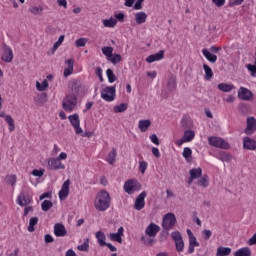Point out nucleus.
Masks as SVG:
<instances>
[{
    "instance_id": "nucleus-1",
    "label": "nucleus",
    "mask_w": 256,
    "mask_h": 256,
    "mask_svg": "<svg viewBox=\"0 0 256 256\" xmlns=\"http://www.w3.org/2000/svg\"><path fill=\"white\" fill-rule=\"evenodd\" d=\"M79 91H81V82L78 79L71 80L68 94L62 102L64 111H73L77 107Z\"/></svg>"
},
{
    "instance_id": "nucleus-2",
    "label": "nucleus",
    "mask_w": 256,
    "mask_h": 256,
    "mask_svg": "<svg viewBox=\"0 0 256 256\" xmlns=\"http://www.w3.org/2000/svg\"><path fill=\"white\" fill-rule=\"evenodd\" d=\"M94 207L97 211L101 212L107 211L111 207V195H109L107 190H102L97 194Z\"/></svg>"
},
{
    "instance_id": "nucleus-3",
    "label": "nucleus",
    "mask_w": 256,
    "mask_h": 256,
    "mask_svg": "<svg viewBox=\"0 0 256 256\" xmlns=\"http://www.w3.org/2000/svg\"><path fill=\"white\" fill-rule=\"evenodd\" d=\"M68 120L75 130L76 135H81V137H92L93 132L85 131L81 128V120L79 119V114L75 113L68 116Z\"/></svg>"
},
{
    "instance_id": "nucleus-4",
    "label": "nucleus",
    "mask_w": 256,
    "mask_h": 256,
    "mask_svg": "<svg viewBox=\"0 0 256 256\" xmlns=\"http://www.w3.org/2000/svg\"><path fill=\"white\" fill-rule=\"evenodd\" d=\"M115 97H117V89L116 86H106L101 90V98L107 103H111V101H115Z\"/></svg>"
},
{
    "instance_id": "nucleus-5",
    "label": "nucleus",
    "mask_w": 256,
    "mask_h": 256,
    "mask_svg": "<svg viewBox=\"0 0 256 256\" xmlns=\"http://www.w3.org/2000/svg\"><path fill=\"white\" fill-rule=\"evenodd\" d=\"M175 223H177V217H175V214L170 212L164 215L162 227L165 231H170L173 229Z\"/></svg>"
},
{
    "instance_id": "nucleus-6",
    "label": "nucleus",
    "mask_w": 256,
    "mask_h": 256,
    "mask_svg": "<svg viewBox=\"0 0 256 256\" xmlns=\"http://www.w3.org/2000/svg\"><path fill=\"white\" fill-rule=\"evenodd\" d=\"M124 190L128 193V195H133L135 191L141 190V184L135 179L127 180L124 183Z\"/></svg>"
},
{
    "instance_id": "nucleus-7",
    "label": "nucleus",
    "mask_w": 256,
    "mask_h": 256,
    "mask_svg": "<svg viewBox=\"0 0 256 256\" xmlns=\"http://www.w3.org/2000/svg\"><path fill=\"white\" fill-rule=\"evenodd\" d=\"M208 143L212 147H217L218 149H229L230 147L229 143L220 137H210L208 138Z\"/></svg>"
},
{
    "instance_id": "nucleus-8",
    "label": "nucleus",
    "mask_w": 256,
    "mask_h": 256,
    "mask_svg": "<svg viewBox=\"0 0 256 256\" xmlns=\"http://www.w3.org/2000/svg\"><path fill=\"white\" fill-rule=\"evenodd\" d=\"M171 237L173 241H175L176 251H178V253H182L183 249H185V242H183V236H181V232L174 231L171 233Z\"/></svg>"
},
{
    "instance_id": "nucleus-9",
    "label": "nucleus",
    "mask_w": 256,
    "mask_h": 256,
    "mask_svg": "<svg viewBox=\"0 0 256 256\" xmlns=\"http://www.w3.org/2000/svg\"><path fill=\"white\" fill-rule=\"evenodd\" d=\"M69 185H71V180L67 179L58 193L60 201H65L69 197Z\"/></svg>"
},
{
    "instance_id": "nucleus-10",
    "label": "nucleus",
    "mask_w": 256,
    "mask_h": 256,
    "mask_svg": "<svg viewBox=\"0 0 256 256\" xmlns=\"http://www.w3.org/2000/svg\"><path fill=\"white\" fill-rule=\"evenodd\" d=\"M145 197H147V192L145 191L137 196L134 204V209H136V211H141V209L145 207Z\"/></svg>"
},
{
    "instance_id": "nucleus-11",
    "label": "nucleus",
    "mask_w": 256,
    "mask_h": 256,
    "mask_svg": "<svg viewBox=\"0 0 256 256\" xmlns=\"http://www.w3.org/2000/svg\"><path fill=\"white\" fill-rule=\"evenodd\" d=\"M161 231V227L155 223H150L145 230V235L148 237H157V233Z\"/></svg>"
},
{
    "instance_id": "nucleus-12",
    "label": "nucleus",
    "mask_w": 256,
    "mask_h": 256,
    "mask_svg": "<svg viewBox=\"0 0 256 256\" xmlns=\"http://www.w3.org/2000/svg\"><path fill=\"white\" fill-rule=\"evenodd\" d=\"M238 97L242 101H250V99H253V92L245 87H240L238 90Z\"/></svg>"
},
{
    "instance_id": "nucleus-13",
    "label": "nucleus",
    "mask_w": 256,
    "mask_h": 256,
    "mask_svg": "<svg viewBox=\"0 0 256 256\" xmlns=\"http://www.w3.org/2000/svg\"><path fill=\"white\" fill-rule=\"evenodd\" d=\"M2 49L4 51L2 61L5 63H11V61H13V50H11V47H9L7 44H3Z\"/></svg>"
},
{
    "instance_id": "nucleus-14",
    "label": "nucleus",
    "mask_w": 256,
    "mask_h": 256,
    "mask_svg": "<svg viewBox=\"0 0 256 256\" xmlns=\"http://www.w3.org/2000/svg\"><path fill=\"white\" fill-rule=\"evenodd\" d=\"M48 169L58 171V169H65V165L59 159L52 158L48 161Z\"/></svg>"
},
{
    "instance_id": "nucleus-15",
    "label": "nucleus",
    "mask_w": 256,
    "mask_h": 256,
    "mask_svg": "<svg viewBox=\"0 0 256 256\" xmlns=\"http://www.w3.org/2000/svg\"><path fill=\"white\" fill-rule=\"evenodd\" d=\"M256 130V119L255 117L247 118V126L244 130L246 135H253V132Z\"/></svg>"
},
{
    "instance_id": "nucleus-16",
    "label": "nucleus",
    "mask_w": 256,
    "mask_h": 256,
    "mask_svg": "<svg viewBox=\"0 0 256 256\" xmlns=\"http://www.w3.org/2000/svg\"><path fill=\"white\" fill-rule=\"evenodd\" d=\"M243 147L248 151H256V141L246 136L243 138Z\"/></svg>"
},
{
    "instance_id": "nucleus-17",
    "label": "nucleus",
    "mask_w": 256,
    "mask_h": 256,
    "mask_svg": "<svg viewBox=\"0 0 256 256\" xmlns=\"http://www.w3.org/2000/svg\"><path fill=\"white\" fill-rule=\"evenodd\" d=\"M54 235L56 237H65V235H67V229L65 228V225L56 223L54 225Z\"/></svg>"
},
{
    "instance_id": "nucleus-18",
    "label": "nucleus",
    "mask_w": 256,
    "mask_h": 256,
    "mask_svg": "<svg viewBox=\"0 0 256 256\" xmlns=\"http://www.w3.org/2000/svg\"><path fill=\"white\" fill-rule=\"evenodd\" d=\"M165 57V50H160L158 53L151 54L146 58L147 63H155V61H161Z\"/></svg>"
},
{
    "instance_id": "nucleus-19",
    "label": "nucleus",
    "mask_w": 256,
    "mask_h": 256,
    "mask_svg": "<svg viewBox=\"0 0 256 256\" xmlns=\"http://www.w3.org/2000/svg\"><path fill=\"white\" fill-rule=\"evenodd\" d=\"M125 229L123 228V226H121L119 229H118V232L117 233H111L110 234V239L111 241H116V243H123V233H124Z\"/></svg>"
},
{
    "instance_id": "nucleus-20",
    "label": "nucleus",
    "mask_w": 256,
    "mask_h": 256,
    "mask_svg": "<svg viewBox=\"0 0 256 256\" xmlns=\"http://www.w3.org/2000/svg\"><path fill=\"white\" fill-rule=\"evenodd\" d=\"M47 99H48L47 92H43L34 97V103L36 105H39L40 107H43L47 102Z\"/></svg>"
},
{
    "instance_id": "nucleus-21",
    "label": "nucleus",
    "mask_w": 256,
    "mask_h": 256,
    "mask_svg": "<svg viewBox=\"0 0 256 256\" xmlns=\"http://www.w3.org/2000/svg\"><path fill=\"white\" fill-rule=\"evenodd\" d=\"M17 201L20 207H27V205L31 203V199L29 198V196L25 195V192L20 193V195L17 198Z\"/></svg>"
},
{
    "instance_id": "nucleus-22",
    "label": "nucleus",
    "mask_w": 256,
    "mask_h": 256,
    "mask_svg": "<svg viewBox=\"0 0 256 256\" xmlns=\"http://www.w3.org/2000/svg\"><path fill=\"white\" fill-rule=\"evenodd\" d=\"M202 55L209 61V63H217V55L213 54L208 49H203Z\"/></svg>"
},
{
    "instance_id": "nucleus-23",
    "label": "nucleus",
    "mask_w": 256,
    "mask_h": 256,
    "mask_svg": "<svg viewBox=\"0 0 256 256\" xmlns=\"http://www.w3.org/2000/svg\"><path fill=\"white\" fill-rule=\"evenodd\" d=\"M140 241L146 247H153V245H155L156 243L155 237H151V236H141Z\"/></svg>"
},
{
    "instance_id": "nucleus-24",
    "label": "nucleus",
    "mask_w": 256,
    "mask_h": 256,
    "mask_svg": "<svg viewBox=\"0 0 256 256\" xmlns=\"http://www.w3.org/2000/svg\"><path fill=\"white\" fill-rule=\"evenodd\" d=\"M95 237L100 247H105V245H107V242H106L107 237L105 236V233L103 231L96 232Z\"/></svg>"
},
{
    "instance_id": "nucleus-25",
    "label": "nucleus",
    "mask_w": 256,
    "mask_h": 256,
    "mask_svg": "<svg viewBox=\"0 0 256 256\" xmlns=\"http://www.w3.org/2000/svg\"><path fill=\"white\" fill-rule=\"evenodd\" d=\"M66 63L68 64V67L64 69V77H69V75H72V73H73V67L75 65V60H73V59L66 60Z\"/></svg>"
},
{
    "instance_id": "nucleus-26",
    "label": "nucleus",
    "mask_w": 256,
    "mask_h": 256,
    "mask_svg": "<svg viewBox=\"0 0 256 256\" xmlns=\"http://www.w3.org/2000/svg\"><path fill=\"white\" fill-rule=\"evenodd\" d=\"M195 247H199V242L197 241V238L195 236H192V238H189L188 253H195Z\"/></svg>"
},
{
    "instance_id": "nucleus-27",
    "label": "nucleus",
    "mask_w": 256,
    "mask_h": 256,
    "mask_svg": "<svg viewBox=\"0 0 256 256\" xmlns=\"http://www.w3.org/2000/svg\"><path fill=\"white\" fill-rule=\"evenodd\" d=\"M135 21L137 25H143L147 21V14L145 12H137L135 14Z\"/></svg>"
},
{
    "instance_id": "nucleus-28",
    "label": "nucleus",
    "mask_w": 256,
    "mask_h": 256,
    "mask_svg": "<svg viewBox=\"0 0 256 256\" xmlns=\"http://www.w3.org/2000/svg\"><path fill=\"white\" fill-rule=\"evenodd\" d=\"M149 127H151V120L147 119V120L139 121L138 129H140V131H142V133H145V131H147V129H149Z\"/></svg>"
},
{
    "instance_id": "nucleus-29",
    "label": "nucleus",
    "mask_w": 256,
    "mask_h": 256,
    "mask_svg": "<svg viewBox=\"0 0 256 256\" xmlns=\"http://www.w3.org/2000/svg\"><path fill=\"white\" fill-rule=\"evenodd\" d=\"M234 256H251V248L243 247L234 252Z\"/></svg>"
},
{
    "instance_id": "nucleus-30",
    "label": "nucleus",
    "mask_w": 256,
    "mask_h": 256,
    "mask_svg": "<svg viewBox=\"0 0 256 256\" xmlns=\"http://www.w3.org/2000/svg\"><path fill=\"white\" fill-rule=\"evenodd\" d=\"M227 255H231L230 247L219 246L217 248L216 256H227Z\"/></svg>"
},
{
    "instance_id": "nucleus-31",
    "label": "nucleus",
    "mask_w": 256,
    "mask_h": 256,
    "mask_svg": "<svg viewBox=\"0 0 256 256\" xmlns=\"http://www.w3.org/2000/svg\"><path fill=\"white\" fill-rule=\"evenodd\" d=\"M116 159H117V149L113 148L112 151L108 153L106 160L110 165H114Z\"/></svg>"
},
{
    "instance_id": "nucleus-32",
    "label": "nucleus",
    "mask_w": 256,
    "mask_h": 256,
    "mask_svg": "<svg viewBox=\"0 0 256 256\" xmlns=\"http://www.w3.org/2000/svg\"><path fill=\"white\" fill-rule=\"evenodd\" d=\"M219 91H223V93H231L233 91L234 86L227 83H220L218 84Z\"/></svg>"
},
{
    "instance_id": "nucleus-33",
    "label": "nucleus",
    "mask_w": 256,
    "mask_h": 256,
    "mask_svg": "<svg viewBox=\"0 0 256 256\" xmlns=\"http://www.w3.org/2000/svg\"><path fill=\"white\" fill-rule=\"evenodd\" d=\"M186 140V143H191L193 139H195V131L193 130H186L182 136Z\"/></svg>"
},
{
    "instance_id": "nucleus-34",
    "label": "nucleus",
    "mask_w": 256,
    "mask_h": 256,
    "mask_svg": "<svg viewBox=\"0 0 256 256\" xmlns=\"http://www.w3.org/2000/svg\"><path fill=\"white\" fill-rule=\"evenodd\" d=\"M190 176H192V179H199L201 175H203V169L201 167L194 168L190 170Z\"/></svg>"
},
{
    "instance_id": "nucleus-35",
    "label": "nucleus",
    "mask_w": 256,
    "mask_h": 256,
    "mask_svg": "<svg viewBox=\"0 0 256 256\" xmlns=\"http://www.w3.org/2000/svg\"><path fill=\"white\" fill-rule=\"evenodd\" d=\"M203 69H204L206 81L213 79V69H211L210 66L207 64H203Z\"/></svg>"
},
{
    "instance_id": "nucleus-36",
    "label": "nucleus",
    "mask_w": 256,
    "mask_h": 256,
    "mask_svg": "<svg viewBox=\"0 0 256 256\" xmlns=\"http://www.w3.org/2000/svg\"><path fill=\"white\" fill-rule=\"evenodd\" d=\"M193 155V150L189 147H185L182 153V157L186 159L187 163H191V156Z\"/></svg>"
},
{
    "instance_id": "nucleus-37",
    "label": "nucleus",
    "mask_w": 256,
    "mask_h": 256,
    "mask_svg": "<svg viewBox=\"0 0 256 256\" xmlns=\"http://www.w3.org/2000/svg\"><path fill=\"white\" fill-rule=\"evenodd\" d=\"M49 88V82L47 79H44L42 83H39V81L36 82V89L37 91H45Z\"/></svg>"
},
{
    "instance_id": "nucleus-38",
    "label": "nucleus",
    "mask_w": 256,
    "mask_h": 256,
    "mask_svg": "<svg viewBox=\"0 0 256 256\" xmlns=\"http://www.w3.org/2000/svg\"><path fill=\"white\" fill-rule=\"evenodd\" d=\"M37 223H39V218L37 217L30 218L29 226H28L29 233H33V231H35V225H37Z\"/></svg>"
},
{
    "instance_id": "nucleus-39",
    "label": "nucleus",
    "mask_w": 256,
    "mask_h": 256,
    "mask_svg": "<svg viewBox=\"0 0 256 256\" xmlns=\"http://www.w3.org/2000/svg\"><path fill=\"white\" fill-rule=\"evenodd\" d=\"M104 27L113 28L115 25H117V19L111 17L110 19L103 20Z\"/></svg>"
},
{
    "instance_id": "nucleus-40",
    "label": "nucleus",
    "mask_w": 256,
    "mask_h": 256,
    "mask_svg": "<svg viewBox=\"0 0 256 256\" xmlns=\"http://www.w3.org/2000/svg\"><path fill=\"white\" fill-rule=\"evenodd\" d=\"M52 207H53V202L51 200H44L41 204V209L45 213H47L49 209H52Z\"/></svg>"
},
{
    "instance_id": "nucleus-41",
    "label": "nucleus",
    "mask_w": 256,
    "mask_h": 256,
    "mask_svg": "<svg viewBox=\"0 0 256 256\" xmlns=\"http://www.w3.org/2000/svg\"><path fill=\"white\" fill-rule=\"evenodd\" d=\"M65 41V35H61L52 47V53H55L61 47V44Z\"/></svg>"
},
{
    "instance_id": "nucleus-42",
    "label": "nucleus",
    "mask_w": 256,
    "mask_h": 256,
    "mask_svg": "<svg viewBox=\"0 0 256 256\" xmlns=\"http://www.w3.org/2000/svg\"><path fill=\"white\" fill-rule=\"evenodd\" d=\"M102 53L107 57L109 60L111 57H113V47L111 46H106L102 48Z\"/></svg>"
},
{
    "instance_id": "nucleus-43",
    "label": "nucleus",
    "mask_w": 256,
    "mask_h": 256,
    "mask_svg": "<svg viewBox=\"0 0 256 256\" xmlns=\"http://www.w3.org/2000/svg\"><path fill=\"white\" fill-rule=\"evenodd\" d=\"M78 251H84L85 253H89V238H87L83 244L77 246Z\"/></svg>"
},
{
    "instance_id": "nucleus-44",
    "label": "nucleus",
    "mask_w": 256,
    "mask_h": 256,
    "mask_svg": "<svg viewBox=\"0 0 256 256\" xmlns=\"http://www.w3.org/2000/svg\"><path fill=\"white\" fill-rule=\"evenodd\" d=\"M219 159H220V161H224L226 163H231V159H233V156H231V154H229L227 152H222V153H220Z\"/></svg>"
},
{
    "instance_id": "nucleus-45",
    "label": "nucleus",
    "mask_w": 256,
    "mask_h": 256,
    "mask_svg": "<svg viewBox=\"0 0 256 256\" xmlns=\"http://www.w3.org/2000/svg\"><path fill=\"white\" fill-rule=\"evenodd\" d=\"M127 107H129V105H127V103H122V104L116 105L114 107V113H123V112L127 111Z\"/></svg>"
},
{
    "instance_id": "nucleus-46",
    "label": "nucleus",
    "mask_w": 256,
    "mask_h": 256,
    "mask_svg": "<svg viewBox=\"0 0 256 256\" xmlns=\"http://www.w3.org/2000/svg\"><path fill=\"white\" fill-rule=\"evenodd\" d=\"M167 85L171 91L172 89H175V87L177 86V77L174 75L170 76Z\"/></svg>"
},
{
    "instance_id": "nucleus-47",
    "label": "nucleus",
    "mask_w": 256,
    "mask_h": 256,
    "mask_svg": "<svg viewBox=\"0 0 256 256\" xmlns=\"http://www.w3.org/2000/svg\"><path fill=\"white\" fill-rule=\"evenodd\" d=\"M5 121L9 125V131H15V120L11 117V115L5 116Z\"/></svg>"
},
{
    "instance_id": "nucleus-48",
    "label": "nucleus",
    "mask_w": 256,
    "mask_h": 256,
    "mask_svg": "<svg viewBox=\"0 0 256 256\" xmlns=\"http://www.w3.org/2000/svg\"><path fill=\"white\" fill-rule=\"evenodd\" d=\"M106 75H107L109 83H115V81H117V76H115V73H113L112 69H110V68L107 69Z\"/></svg>"
},
{
    "instance_id": "nucleus-49",
    "label": "nucleus",
    "mask_w": 256,
    "mask_h": 256,
    "mask_svg": "<svg viewBox=\"0 0 256 256\" xmlns=\"http://www.w3.org/2000/svg\"><path fill=\"white\" fill-rule=\"evenodd\" d=\"M199 187H209V176L204 175L199 181H198Z\"/></svg>"
},
{
    "instance_id": "nucleus-50",
    "label": "nucleus",
    "mask_w": 256,
    "mask_h": 256,
    "mask_svg": "<svg viewBox=\"0 0 256 256\" xmlns=\"http://www.w3.org/2000/svg\"><path fill=\"white\" fill-rule=\"evenodd\" d=\"M30 13H32L33 15H41L42 11H43V7L39 6H31L29 8Z\"/></svg>"
},
{
    "instance_id": "nucleus-51",
    "label": "nucleus",
    "mask_w": 256,
    "mask_h": 256,
    "mask_svg": "<svg viewBox=\"0 0 256 256\" xmlns=\"http://www.w3.org/2000/svg\"><path fill=\"white\" fill-rule=\"evenodd\" d=\"M108 61H111L113 65H117V63H121V54H112L111 58L108 59Z\"/></svg>"
},
{
    "instance_id": "nucleus-52",
    "label": "nucleus",
    "mask_w": 256,
    "mask_h": 256,
    "mask_svg": "<svg viewBox=\"0 0 256 256\" xmlns=\"http://www.w3.org/2000/svg\"><path fill=\"white\" fill-rule=\"evenodd\" d=\"M6 181L7 183H10V185H12V187L15 185V183H17V176L16 175H8L6 176Z\"/></svg>"
},
{
    "instance_id": "nucleus-53",
    "label": "nucleus",
    "mask_w": 256,
    "mask_h": 256,
    "mask_svg": "<svg viewBox=\"0 0 256 256\" xmlns=\"http://www.w3.org/2000/svg\"><path fill=\"white\" fill-rule=\"evenodd\" d=\"M87 38H79L75 41V45L77 47H85V45H87Z\"/></svg>"
},
{
    "instance_id": "nucleus-54",
    "label": "nucleus",
    "mask_w": 256,
    "mask_h": 256,
    "mask_svg": "<svg viewBox=\"0 0 256 256\" xmlns=\"http://www.w3.org/2000/svg\"><path fill=\"white\" fill-rule=\"evenodd\" d=\"M248 71H250L252 77H256V65L248 64L247 66Z\"/></svg>"
},
{
    "instance_id": "nucleus-55",
    "label": "nucleus",
    "mask_w": 256,
    "mask_h": 256,
    "mask_svg": "<svg viewBox=\"0 0 256 256\" xmlns=\"http://www.w3.org/2000/svg\"><path fill=\"white\" fill-rule=\"evenodd\" d=\"M245 0H229L228 7H235L236 5H242Z\"/></svg>"
},
{
    "instance_id": "nucleus-56",
    "label": "nucleus",
    "mask_w": 256,
    "mask_h": 256,
    "mask_svg": "<svg viewBox=\"0 0 256 256\" xmlns=\"http://www.w3.org/2000/svg\"><path fill=\"white\" fill-rule=\"evenodd\" d=\"M203 235H204V239L205 241H209V239H211V235H213V232H211V230H203L202 231Z\"/></svg>"
},
{
    "instance_id": "nucleus-57",
    "label": "nucleus",
    "mask_w": 256,
    "mask_h": 256,
    "mask_svg": "<svg viewBox=\"0 0 256 256\" xmlns=\"http://www.w3.org/2000/svg\"><path fill=\"white\" fill-rule=\"evenodd\" d=\"M32 175L34 177H41L42 175H45V171L44 170H38V169H34L32 171Z\"/></svg>"
},
{
    "instance_id": "nucleus-58",
    "label": "nucleus",
    "mask_w": 256,
    "mask_h": 256,
    "mask_svg": "<svg viewBox=\"0 0 256 256\" xmlns=\"http://www.w3.org/2000/svg\"><path fill=\"white\" fill-rule=\"evenodd\" d=\"M96 75L100 79L101 83H103V69H101V67L96 68Z\"/></svg>"
},
{
    "instance_id": "nucleus-59",
    "label": "nucleus",
    "mask_w": 256,
    "mask_h": 256,
    "mask_svg": "<svg viewBox=\"0 0 256 256\" xmlns=\"http://www.w3.org/2000/svg\"><path fill=\"white\" fill-rule=\"evenodd\" d=\"M140 172L143 174L145 171H147V162L141 161L139 166Z\"/></svg>"
},
{
    "instance_id": "nucleus-60",
    "label": "nucleus",
    "mask_w": 256,
    "mask_h": 256,
    "mask_svg": "<svg viewBox=\"0 0 256 256\" xmlns=\"http://www.w3.org/2000/svg\"><path fill=\"white\" fill-rule=\"evenodd\" d=\"M169 236V230L162 231L160 233V241H165Z\"/></svg>"
},
{
    "instance_id": "nucleus-61",
    "label": "nucleus",
    "mask_w": 256,
    "mask_h": 256,
    "mask_svg": "<svg viewBox=\"0 0 256 256\" xmlns=\"http://www.w3.org/2000/svg\"><path fill=\"white\" fill-rule=\"evenodd\" d=\"M44 241H45V243H53V241H55V239L53 238V236H51V234H46L44 236Z\"/></svg>"
},
{
    "instance_id": "nucleus-62",
    "label": "nucleus",
    "mask_w": 256,
    "mask_h": 256,
    "mask_svg": "<svg viewBox=\"0 0 256 256\" xmlns=\"http://www.w3.org/2000/svg\"><path fill=\"white\" fill-rule=\"evenodd\" d=\"M212 3L215 4L216 7H223L225 0H212Z\"/></svg>"
},
{
    "instance_id": "nucleus-63",
    "label": "nucleus",
    "mask_w": 256,
    "mask_h": 256,
    "mask_svg": "<svg viewBox=\"0 0 256 256\" xmlns=\"http://www.w3.org/2000/svg\"><path fill=\"white\" fill-rule=\"evenodd\" d=\"M150 139L154 143V145H159V137H157V134H152L150 136Z\"/></svg>"
},
{
    "instance_id": "nucleus-64",
    "label": "nucleus",
    "mask_w": 256,
    "mask_h": 256,
    "mask_svg": "<svg viewBox=\"0 0 256 256\" xmlns=\"http://www.w3.org/2000/svg\"><path fill=\"white\" fill-rule=\"evenodd\" d=\"M248 245H256V233L248 240Z\"/></svg>"
}]
</instances>
